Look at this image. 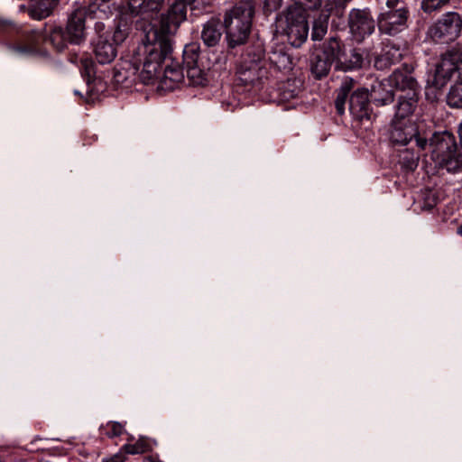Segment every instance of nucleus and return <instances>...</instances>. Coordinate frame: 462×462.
Segmentation results:
<instances>
[{"label": "nucleus", "mask_w": 462, "mask_h": 462, "mask_svg": "<svg viewBox=\"0 0 462 462\" xmlns=\"http://www.w3.org/2000/svg\"><path fill=\"white\" fill-rule=\"evenodd\" d=\"M164 0H128V8L132 15L140 16L142 20L152 22L157 16ZM185 21V6L181 3L174 5L160 21L150 23V29L144 39L134 51L129 68L133 76L145 84L155 79L167 85V81L180 83L184 80V68L171 61L161 71L162 62L171 52V39L180 24Z\"/></svg>", "instance_id": "obj_1"}, {"label": "nucleus", "mask_w": 462, "mask_h": 462, "mask_svg": "<svg viewBox=\"0 0 462 462\" xmlns=\"http://www.w3.org/2000/svg\"><path fill=\"white\" fill-rule=\"evenodd\" d=\"M459 137L462 145V124L459 126ZM432 159L448 171L462 169V152L457 149L454 136L449 133L434 134L430 139Z\"/></svg>", "instance_id": "obj_2"}, {"label": "nucleus", "mask_w": 462, "mask_h": 462, "mask_svg": "<svg viewBox=\"0 0 462 462\" xmlns=\"http://www.w3.org/2000/svg\"><path fill=\"white\" fill-rule=\"evenodd\" d=\"M277 31L284 34L290 44L300 46L308 38L309 24L305 10L299 5H293L279 15L276 21Z\"/></svg>", "instance_id": "obj_3"}, {"label": "nucleus", "mask_w": 462, "mask_h": 462, "mask_svg": "<svg viewBox=\"0 0 462 462\" xmlns=\"http://www.w3.org/2000/svg\"><path fill=\"white\" fill-rule=\"evenodd\" d=\"M182 65L189 85L197 87L208 84V70L210 64L206 56L202 54L199 43L192 42L184 47Z\"/></svg>", "instance_id": "obj_4"}, {"label": "nucleus", "mask_w": 462, "mask_h": 462, "mask_svg": "<svg viewBox=\"0 0 462 462\" xmlns=\"http://www.w3.org/2000/svg\"><path fill=\"white\" fill-rule=\"evenodd\" d=\"M414 86V78L408 73L395 70L383 80L372 86L371 97L376 106H385L393 101L394 90H404Z\"/></svg>", "instance_id": "obj_5"}, {"label": "nucleus", "mask_w": 462, "mask_h": 462, "mask_svg": "<svg viewBox=\"0 0 462 462\" xmlns=\"http://www.w3.org/2000/svg\"><path fill=\"white\" fill-rule=\"evenodd\" d=\"M408 16L404 1L390 0L377 17L378 29L382 33L395 35L406 28Z\"/></svg>", "instance_id": "obj_6"}, {"label": "nucleus", "mask_w": 462, "mask_h": 462, "mask_svg": "<svg viewBox=\"0 0 462 462\" xmlns=\"http://www.w3.org/2000/svg\"><path fill=\"white\" fill-rule=\"evenodd\" d=\"M458 79L462 78V61L458 52L448 51L441 55L439 60L436 63L432 77L429 82L435 88H443L450 79L455 75Z\"/></svg>", "instance_id": "obj_7"}, {"label": "nucleus", "mask_w": 462, "mask_h": 462, "mask_svg": "<svg viewBox=\"0 0 462 462\" xmlns=\"http://www.w3.org/2000/svg\"><path fill=\"white\" fill-rule=\"evenodd\" d=\"M461 29L460 15L455 12H448L429 28L428 34L437 42L448 43L459 36Z\"/></svg>", "instance_id": "obj_8"}, {"label": "nucleus", "mask_w": 462, "mask_h": 462, "mask_svg": "<svg viewBox=\"0 0 462 462\" xmlns=\"http://www.w3.org/2000/svg\"><path fill=\"white\" fill-rule=\"evenodd\" d=\"M254 14V0H242L233 8V18L236 20L237 28V34L233 33V45L242 44L248 38Z\"/></svg>", "instance_id": "obj_9"}, {"label": "nucleus", "mask_w": 462, "mask_h": 462, "mask_svg": "<svg viewBox=\"0 0 462 462\" xmlns=\"http://www.w3.org/2000/svg\"><path fill=\"white\" fill-rule=\"evenodd\" d=\"M231 23V13L226 11L225 14L224 23L219 19H211L203 25L201 32V39L205 45L208 47L216 46L224 32H226L225 40L226 42V48H231V34L226 30V27Z\"/></svg>", "instance_id": "obj_10"}, {"label": "nucleus", "mask_w": 462, "mask_h": 462, "mask_svg": "<svg viewBox=\"0 0 462 462\" xmlns=\"http://www.w3.org/2000/svg\"><path fill=\"white\" fill-rule=\"evenodd\" d=\"M348 25L352 36L362 42L374 31V21L367 10L353 9L348 17Z\"/></svg>", "instance_id": "obj_11"}, {"label": "nucleus", "mask_w": 462, "mask_h": 462, "mask_svg": "<svg viewBox=\"0 0 462 462\" xmlns=\"http://www.w3.org/2000/svg\"><path fill=\"white\" fill-rule=\"evenodd\" d=\"M329 49L335 59V68L339 70L348 71L361 69L365 60L363 54L357 50H350L348 53L343 51L337 40L329 42Z\"/></svg>", "instance_id": "obj_12"}, {"label": "nucleus", "mask_w": 462, "mask_h": 462, "mask_svg": "<svg viewBox=\"0 0 462 462\" xmlns=\"http://www.w3.org/2000/svg\"><path fill=\"white\" fill-rule=\"evenodd\" d=\"M88 17L85 7L77 8L71 13L66 27L69 43L80 44L85 40V22Z\"/></svg>", "instance_id": "obj_13"}, {"label": "nucleus", "mask_w": 462, "mask_h": 462, "mask_svg": "<svg viewBox=\"0 0 462 462\" xmlns=\"http://www.w3.org/2000/svg\"><path fill=\"white\" fill-rule=\"evenodd\" d=\"M349 111L359 120L369 117V94L366 88H357L349 98Z\"/></svg>", "instance_id": "obj_14"}, {"label": "nucleus", "mask_w": 462, "mask_h": 462, "mask_svg": "<svg viewBox=\"0 0 462 462\" xmlns=\"http://www.w3.org/2000/svg\"><path fill=\"white\" fill-rule=\"evenodd\" d=\"M403 91H406V94L399 97L395 115L396 119H404L413 113L418 103L419 95V87L416 79H414V86L412 88H406Z\"/></svg>", "instance_id": "obj_15"}, {"label": "nucleus", "mask_w": 462, "mask_h": 462, "mask_svg": "<svg viewBox=\"0 0 462 462\" xmlns=\"http://www.w3.org/2000/svg\"><path fill=\"white\" fill-rule=\"evenodd\" d=\"M333 14L337 15V8L335 5L331 4L330 0H327L319 16L314 19L311 32L313 41H319L325 36L328 31V19Z\"/></svg>", "instance_id": "obj_16"}, {"label": "nucleus", "mask_w": 462, "mask_h": 462, "mask_svg": "<svg viewBox=\"0 0 462 462\" xmlns=\"http://www.w3.org/2000/svg\"><path fill=\"white\" fill-rule=\"evenodd\" d=\"M416 135L415 126L410 121H401L396 119L393 122L391 131V139L393 143L405 145L413 136Z\"/></svg>", "instance_id": "obj_17"}, {"label": "nucleus", "mask_w": 462, "mask_h": 462, "mask_svg": "<svg viewBox=\"0 0 462 462\" xmlns=\"http://www.w3.org/2000/svg\"><path fill=\"white\" fill-rule=\"evenodd\" d=\"M60 0H30L28 14L34 20L41 21L49 17L58 6Z\"/></svg>", "instance_id": "obj_18"}, {"label": "nucleus", "mask_w": 462, "mask_h": 462, "mask_svg": "<svg viewBox=\"0 0 462 462\" xmlns=\"http://www.w3.org/2000/svg\"><path fill=\"white\" fill-rule=\"evenodd\" d=\"M94 52L100 64L112 62L116 56V48L104 35H99L94 45Z\"/></svg>", "instance_id": "obj_19"}, {"label": "nucleus", "mask_w": 462, "mask_h": 462, "mask_svg": "<svg viewBox=\"0 0 462 462\" xmlns=\"http://www.w3.org/2000/svg\"><path fill=\"white\" fill-rule=\"evenodd\" d=\"M333 62H335V59L328 43L322 53L315 57L311 70L316 78L320 79L328 75Z\"/></svg>", "instance_id": "obj_20"}, {"label": "nucleus", "mask_w": 462, "mask_h": 462, "mask_svg": "<svg viewBox=\"0 0 462 462\" xmlns=\"http://www.w3.org/2000/svg\"><path fill=\"white\" fill-rule=\"evenodd\" d=\"M402 58V53L398 48L394 46L386 45L380 55L374 58V66L377 69H384L399 61Z\"/></svg>", "instance_id": "obj_21"}, {"label": "nucleus", "mask_w": 462, "mask_h": 462, "mask_svg": "<svg viewBox=\"0 0 462 462\" xmlns=\"http://www.w3.org/2000/svg\"><path fill=\"white\" fill-rule=\"evenodd\" d=\"M112 0H94L85 7L88 11V18L106 19L112 14Z\"/></svg>", "instance_id": "obj_22"}, {"label": "nucleus", "mask_w": 462, "mask_h": 462, "mask_svg": "<svg viewBox=\"0 0 462 462\" xmlns=\"http://www.w3.org/2000/svg\"><path fill=\"white\" fill-rule=\"evenodd\" d=\"M44 40L46 42H50L58 51H62L69 43L67 30L64 31L60 26L51 27Z\"/></svg>", "instance_id": "obj_23"}, {"label": "nucleus", "mask_w": 462, "mask_h": 462, "mask_svg": "<svg viewBox=\"0 0 462 462\" xmlns=\"http://www.w3.org/2000/svg\"><path fill=\"white\" fill-rule=\"evenodd\" d=\"M354 87V79L346 77L343 79L341 86L337 91V98L335 100V106L339 115L345 112V104L348 96L349 91Z\"/></svg>", "instance_id": "obj_24"}, {"label": "nucleus", "mask_w": 462, "mask_h": 462, "mask_svg": "<svg viewBox=\"0 0 462 462\" xmlns=\"http://www.w3.org/2000/svg\"><path fill=\"white\" fill-rule=\"evenodd\" d=\"M41 38L39 34L32 36V39L25 44H9L8 49L11 52L18 56H27L38 51V40Z\"/></svg>", "instance_id": "obj_25"}, {"label": "nucleus", "mask_w": 462, "mask_h": 462, "mask_svg": "<svg viewBox=\"0 0 462 462\" xmlns=\"http://www.w3.org/2000/svg\"><path fill=\"white\" fill-rule=\"evenodd\" d=\"M447 100L451 107H462V78L451 87Z\"/></svg>", "instance_id": "obj_26"}, {"label": "nucleus", "mask_w": 462, "mask_h": 462, "mask_svg": "<svg viewBox=\"0 0 462 462\" xmlns=\"http://www.w3.org/2000/svg\"><path fill=\"white\" fill-rule=\"evenodd\" d=\"M151 444L143 438L139 439L134 444H125L123 446V449L127 454H143L151 449Z\"/></svg>", "instance_id": "obj_27"}, {"label": "nucleus", "mask_w": 462, "mask_h": 462, "mask_svg": "<svg viewBox=\"0 0 462 462\" xmlns=\"http://www.w3.org/2000/svg\"><path fill=\"white\" fill-rule=\"evenodd\" d=\"M80 71L83 77L87 78V82L88 83L90 79L95 74V64L94 61L86 57L80 59Z\"/></svg>", "instance_id": "obj_28"}, {"label": "nucleus", "mask_w": 462, "mask_h": 462, "mask_svg": "<svg viewBox=\"0 0 462 462\" xmlns=\"http://www.w3.org/2000/svg\"><path fill=\"white\" fill-rule=\"evenodd\" d=\"M449 0H422L421 1V9L425 13H432L442 6H444L446 4H448Z\"/></svg>", "instance_id": "obj_29"}, {"label": "nucleus", "mask_w": 462, "mask_h": 462, "mask_svg": "<svg viewBox=\"0 0 462 462\" xmlns=\"http://www.w3.org/2000/svg\"><path fill=\"white\" fill-rule=\"evenodd\" d=\"M109 430L106 432L107 436L110 438L120 436L124 430L123 425L118 422H111L109 425Z\"/></svg>", "instance_id": "obj_30"}, {"label": "nucleus", "mask_w": 462, "mask_h": 462, "mask_svg": "<svg viewBox=\"0 0 462 462\" xmlns=\"http://www.w3.org/2000/svg\"><path fill=\"white\" fill-rule=\"evenodd\" d=\"M282 0H264L263 10L266 14L272 13L281 7Z\"/></svg>", "instance_id": "obj_31"}, {"label": "nucleus", "mask_w": 462, "mask_h": 462, "mask_svg": "<svg viewBox=\"0 0 462 462\" xmlns=\"http://www.w3.org/2000/svg\"><path fill=\"white\" fill-rule=\"evenodd\" d=\"M327 0H305V5L310 10H319V13L321 9L324 7V5Z\"/></svg>", "instance_id": "obj_32"}, {"label": "nucleus", "mask_w": 462, "mask_h": 462, "mask_svg": "<svg viewBox=\"0 0 462 462\" xmlns=\"http://www.w3.org/2000/svg\"><path fill=\"white\" fill-rule=\"evenodd\" d=\"M330 1H331V4L335 5V7L337 8V15L341 16L346 5L351 0H330Z\"/></svg>", "instance_id": "obj_33"}, {"label": "nucleus", "mask_w": 462, "mask_h": 462, "mask_svg": "<svg viewBox=\"0 0 462 462\" xmlns=\"http://www.w3.org/2000/svg\"><path fill=\"white\" fill-rule=\"evenodd\" d=\"M197 0H176L169 8V10L177 3H181L185 6V15L187 14V5H190V9L194 10L196 8L195 3Z\"/></svg>", "instance_id": "obj_34"}, {"label": "nucleus", "mask_w": 462, "mask_h": 462, "mask_svg": "<svg viewBox=\"0 0 462 462\" xmlns=\"http://www.w3.org/2000/svg\"><path fill=\"white\" fill-rule=\"evenodd\" d=\"M125 39V33L120 30L116 29L113 35V41L116 44L121 43Z\"/></svg>", "instance_id": "obj_35"}, {"label": "nucleus", "mask_w": 462, "mask_h": 462, "mask_svg": "<svg viewBox=\"0 0 462 462\" xmlns=\"http://www.w3.org/2000/svg\"><path fill=\"white\" fill-rule=\"evenodd\" d=\"M14 26V23H13V21L0 16V28L1 29L5 30V29H8V28H13Z\"/></svg>", "instance_id": "obj_36"}, {"label": "nucleus", "mask_w": 462, "mask_h": 462, "mask_svg": "<svg viewBox=\"0 0 462 462\" xmlns=\"http://www.w3.org/2000/svg\"><path fill=\"white\" fill-rule=\"evenodd\" d=\"M125 457L122 454H116L111 457L104 458L102 462H124Z\"/></svg>", "instance_id": "obj_37"}, {"label": "nucleus", "mask_w": 462, "mask_h": 462, "mask_svg": "<svg viewBox=\"0 0 462 462\" xmlns=\"http://www.w3.org/2000/svg\"><path fill=\"white\" fill-rule=\"evenodd\" d=\"M414 137H415V142H416L417 145L420 149H425L426 146L428 145L426 138H423V137H420V135H418L417 132H416V135Z\"/></svg>", "instance_id": "obj_38"}, {"label": "nucleus", "mask_w": 462, "mask_h": 462, "mask_svg": "<svg viewBox=\"0 0 462 462\" xmlns=\"http://www.w3.org/2000/svg\"><path fill=\"white\" fill-rule=\"evenodd\" d=\"M227 60H228V51L226 53H223L222 56H218L217 58H216L214 63L216 65H219L221 67L222 65H225L226 63Z\"/></svg>", "instance_id": "obj_39"}, {"label": "nucleus", "mask_w": 462, "mask_h": 462, "mask_svg": "<svg viewBox=\"0 0 462 462\" xmlns=\"http://www.w3.org/2000/svg\"><path fill=\"white\" fill-rule=\"evenodd\" d=\"M94 28L99 36V35H101L100 33L105 30V24L102 22H96Z\"/></svg>", "instance_id": "obj_40"}, {"label": "nucleus", "mask_w": 462, "mask_h": 462, "mask_svg": "<svg viewBox=\"0 0 462 462\" xmlns=\"http://www.w3.org/2000/svg\"><path fill=\"white\" fill-rule=\"evenodd\" d=\"M121 76H122V72H121V71H119V72H118V74L116 76V77L117 78V79H116V80H117V81H120V77H121Z\"/></svg>", "instance_id": "obj_41"}, {"label": "nucleus", "mask_w": 462, "mask_h": 462, "mask_svg": "<svg viewBox=\"0 0 462 462\" xmlns=\"http://www.w3.org/2000/svg\"><path fill=\"white\" fill-rule=\"evenodd\" d=\"M457 233L462 236V225L458 227Z\"/></svg>", "instance_id": "obj_42"}, {"label": "nucleus", "mask_w": 462, "mask_h": 462, "mask_svg": "<svg viewBox=\"0 0 462 462\" xmlns=\"http://www.w3.org/2000/svg\"><path fill=\"white\" fill-rule=\"evenodd\" d=\"M74 94L81 96V93L79 91H78V90H74Z\"/></svg>", "instance_id": "obj_43"}, {"label": "nucleus", "mask_w": 462, "mask_h": 462, "mask_svg": "<svg viewBox=\"0 0 462 462\" xmlns=\"http://www.w3.org/2000/svg\"><path fill=\"white\" fill-rule=\"evenodd\" d=\"M366 59L368 60V62H371L370 58L367 56Z\"/></svg>", "instance_id": "obj_44"}]
</instances>
